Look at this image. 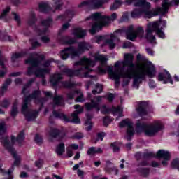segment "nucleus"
Returning a JSON list of instances; mask_svg holds the SVG:
<instances>
[{
	"mask_svg": "<svg viewBox=\"0 0 179 179\" xmlns=\"http://www.w3.org/2000/svg\"><path fill=\"white\" fill-rule=\"evenodd\" d=\"M95 62L99 61L101 62V66L98 68L99 73L101 75H106L108 73L111 79L115 80V86L118 87L120 86V79L121 78H127V79H132L133 78V86L139 89V85H141L142 81L146 79V75L148 78H155L156 75V68L153 64L148 66L146 71H135L136 64L134 63V55L132 53L124 54V61H117L115 63L114 71L113 67L108 66L107 69H104L107 66V61L108 59L103 55L96 54L94 56Z\"/></svg>",
	"mask_w": 179,
	"mask_h": 179,
	"instance_id": "nucleus-1",
	"label": "nucleus"
},
{
	"mask_svg": "<svg viewBox=\"0 0 179 179\" xmlns=\"http://www.w3.org/2000/svg\"><path fill=\"white\" fill-rule=\"evenodd\" d=\"M96 65V60H92L90 58L86 57L84 56L80 59L74 63V66H80L78 69H72L64 68L62 70V73H65L69 78H73V76H80L82 72L85 71H92L90 66L93 68Z\"/></svg>",
	"mask_w": 179,
	"mask_h": 179,
	"instance_id": "nucleus-2",
	"label": "nucleus"
},
{
	"mask_svg": "<svg viewBox=\"0 0 179 179\" xmlns=\"http://www.w3.org/2000/svg\"><path fill=\"white\" fill-rule=\"evenodd\" d=\"M0 142L3 144L5 149L8 150V152H9L10 155H12L13 159H15V161L11 168L9 169L8 171L4 169H2V165L0 164V171L3 175L8 174V178H7L6 179H13V176L12 175V173L15 171V166H20V158L17 157V154L16 153V151H15L13 145L10 144V141H9V136H6L0 137Z\"/></svg>",
	"mask_w": 179,
	"mask_h": 179,
	"instance_id": "nucleus-3",
	"label": "nucleus"
},
{
	"mask_svg": "<svg viewBox=\"0 0 179 179\" xmlns=\"http://www.w3.org/2000/svg\"><path fill=\"white\" fill-rule=\"evenodd\" d=\"M164 128V127L160 122H157L155 124H148L144 122L138 120L136 123L137 134H141V132H143L145 136H149L150 138L155 136L157 132L163 131Z\"/></svg>",
	"mask_w": 179,
	"mask_h": 179,
	"instance_id": "nucleus-4",
	"label": "nucleus"
},
{
	"mask_svg": "<svg viewBox=\"0 0 179 179\" xmlns=\"http://www.w3.org/2000/svg\"><path fill=\"white\" fill-rule=\"evenodd\" d=\"M29 58L24 61V63L31 66L28 67L27 69V75L31 76V75H35L37 77L44 76V73H50V69H41L38 68L40 66V60L37 58L33 57V53H29Z\"/></svg>",
	"mask_w": 179,
	"mask_h": 179,
	"instance_id": "nucleus-5",
	"label": "nucleus"
},
{
	"mask_svg": "<svg viewBox=\"0 0 179 179\" xmlns=\"http://www.w3.org/2000/svg\"><path fill=\"white\" fill-rule=\"evenodd\" d=\"M75 111L71 114L72 120L69 118V117L66 116V115L64 113H58L57 110H53L52 114L55 118H59L66 124L68 122H71L73 124H80V119L79 118V114H82L83 113V108L80 106L79 104H76L74 106Z\"/></svg>",
	"mask_w": 179,
	"mask_h": 179,
	"instance_id": "nucleus-6",
	"label": "nucleus"
},
{
	"mask_svg": "<svg viewBox=\"0 0 179 179\" xmlns=\"http://www.w3.org/2000/svg\"><path fill=\"white\" fill-rule=\"evenodd\" d=\"M145 34V30L142 27H138L136 29H134V26L131 25L126 31V38L134 41L136 40L138 37L142 38Z\"/></svg>",
	"mask_w": 179,
	"mask_h": 179,
	"instance_id": "nucleus-7",
	"label": "nucleus"
},
{
	"mask_svg": "<svg viewBox=\"0 0 179 179\" xmlns=\"http://www.w3.org/2000/svg\"><path fill=\"white\" fill-rule=\"evenodd\" d=\"M120 128H125L127 127V141H131L132 136L135 135V130L134 129V123L129 121V119H124L122 120L119 123Z\"/></svg>",
	"mask_w": 179,
	"mask_h": 179,
	"instance_id": "nucleus-8",
	"label": "nucleus"
},
{
	"mask_svg": "<svg viewBox=\"0 0 179 179\" xmlns=\"http://www.w3.org/2000/svg\"><path fill=\"white\" fill-rule=\"evenodd\" d=\"M108 0H89L84 1L78 5V8H83V6H92L94 9H99L101 8L104 3H107Z\"/></svg>",
	"mask_w": 179,
	"mask_h": 179,
	"instance_id": "nucleus-9",
	"label": "nucleus"
},
{
	"mask_svg": "<svg viewBox=\"0 0 179 179\" xmlns=\"http://www.w3.org/2000/svg\"><path fill=\"white\" fill-rule=\"evenodd\" d=\"M53 20L51 18V17H48L47 19H45L41 22V24L45 27V29L41 30L38 29L37 25L34 26V31H36L39 36H43V34H45L47 33V29L48 27H51V24H52Z\"/></svg>",
	"mask_w": 179,
	"mask_h": 179,
	"instance_id": "nucleus-10",
	"label": "nucleus"
},
{
	"mask_svg": "<svg viewBox=\"0 0 179 179\" xmlns=\"http://www.w3.org/2000/svg\"><path fill=\"white\" fill-rule=\"evenodd\" d=\"M157 79L159 82H163L164 85H167V83H171L173 85V78H171V74L167 70L164 69V72H160L158 73Z\"/></svg>",
	"mask_w": 179,
	"mask_h": 179,
	"instance_id": "nucleus-11",
	"label": "nucleus"
},
{
	"mask_svg": "<svg viewBox=\"0 0 179 179\" xmlns=\"http://www.w3.org/2000/svg\"><path fill=\"white\" fill-rule=\"evenodd\" d=\"M92 48V45L87 42H80L78 43V49L75 48L73 46L74 52L73 53V55L76 57H80L81 54H83L85 51H89Z\"/></svg>",
	"mask_w": 179,
	"mask_h": 179,
	"instance_id": "nucleus-12",
	"label": "nucleus"
},
{
	"mask_svg": "<svg viewBox=\"0 0 179 179\" xmlns=\"http://www.w3.org/2000/svg\"><path fill=\"white\" fill-rule=\"evenodd\" d=\"M143 13H144L145 17H147V19H152V17H155L159 15H164L167 14V13H165L164 10L162 8H158L153 11L149 10L148 8H144L143 9Z\"/></svg>",
	"mask_w": 179,
	"mask_h": 179,
	"instance_id": "nucleus-13",
	"label": "nucleus"
},
{
	"mask_svg": "<svg viewBox=\"0 0 179 179\" xmlns=\"http://www.w3.org/2000/svg\"><path fill=\"white\" fill-rule=\"evenodd\" d=\"M73 52H75L73 46H69L61 50L60 57L64 61L68 59L69 57L73 59V58H76V55H73Z\"/></svg>",
	"mask_w": 179,
	"mask_h": 179,
	"instance_id": "nucleus-14",
	"label": "nucleus"
},
{
	"mask_svg": "<svg viewBox=\"0 0 179 179\" xmlns=\"http://www.w3.org/2000/svg\"><path fill=\"white\" fill-rule=\"evenodd\" d=\"M148 107H149L148 102L142 101L138 103L136 111L140 117H145V115H148Z\"/></svg>",
	"mask_w": 179,
	"mask_h": 179,
	"instance_id": "nucleus-15",
	"label": "nucleus"
},
{
	"mask_svg": "<svg viewBox=\"0 0 179 179\" xmlns=\"http://www.w3.org/2000/svg\"><path fill=\"white\" fill-rule=\"evenodd\" d=\"M156 157L157 159H164L162 162V164L166 167V166H167V161L170 160V152L164 150H159L157 152Z\"/></svg>",
	"mask_w": 179,
	"mask_h": 179,
	"instance_id": "nucleus-16",
	"label": "nucleus"
},
{
	"mask_svg": "<svg viewBox=\"0 0 179 179\" xmlns=\"http://www.w3.org/2000/svg\"><path fill=\"white\" fill-rule=\"evenodd\" d=\"M21 113L25 117V120H27L28 122L34 121V120H36L38 115V111L35 110L34 112H31L29 110V108L25 110L21 109Z\"/></svg>",
	"mask_w": 179,
	"mask_h": 179,
	"instance_id": "nucleus-17",
	"label": "nucleus"
},
{
	"mask_svg": "<svg viewBox=\"0 0 179 179\" xmlns=\"http://www.w3.org/2000/svg\"><path fill=\"white\" fill-rule=\"evenodd\" d=\"M152 25V22L148 23L147 25L145 38L148 40V41H150V43H155L156 41V37L152 34V33L155 31V29Z\"/></svg>",
	"mask_w": 179,
	"mask_h": 179,
	"instance_id": "nucleus-18",
	"label": "nucleus"
},
{
	"mask_svg": "<svg viewBox=\"0 0 179 179\" xmlns=\"http://www.w3.org/2000/svg\"><path fill=\"white\" fill-rule=\"evenodd\" d=\"M59 44L62 45H73V44H76V39L72 38H69V36H63L58 38Z\"/></svg>",
	"mask_w": 179,
	"mask_h": 179,
	"instance_id": "nucleus-19",
	"label": "nucleus"
},
{
	"mask_svg": "<svg viewBox=\"0 0 179 179\" xmlns=\"http://www.w3.org/2000/svg\"><path fill=\"white\" fill-rule=\"evenodd\" d=\"M152 29H154V31H155L157 36L159 37V38H166V34L163 31V30L160 29V24L162 22H152Z\"/></svg>",
	"mask_w": 179,
	"mask_h": 179,
	"instance_id": "nucleus-20",
	"label": "nucleus"
},
{
	"mask_svg": "<svg viewBox=\"0 0 179 179\" xmlns=\"http://www.w3.org/2000/svg\"><path fill=\"white\" fill-rule=\"evenodd\" d=\"M107 21H102L94 23L92 28L90 29V33L91 34H96L99 30H101L103 29V26H107Z\"/></svg>",
	"mask_w": 179,
	"mask_h": 179,
	"instance_id": "nucleus-21",
	"label": "nucleus"
},
{
	"mask_svg": "<svg viewBox=\"0 0 179 179\" xmlns=\"http://www.w3.org/2000/svg\"><path fill=\"white\" fill-rule=\"evenodd\" d=\"M75 16V10H66L65 13L62 15H58L57 19H61V20H66L69 18V22H71V19Z\"/></svg>",
	"mask_w": 179,
	"mask_h": 179,
	"instance_id": "nucleus-22",
	"label": "nucleus"
},
{
	"mask_svg": "<svg viewBox=\"0 0 179 179\" xmlns=\"http://www.w3.org/2000/svg\"><path fill=\"white\" fill-rule=\"evenodd\" d=\"M62 79L63 78L61 73L53 74L50 78V85L53 87H57L58 83H59L60 80H62Z\"/></svg>",
	"mask_w": 179,
	"mask_h": 179,
	"instance_id": "nucleus-23",
	"label": "nucleus"
},
{
	"mask_svg": "<svg viewBox=\"0 0 179 179\" xmlns=\"http://www.w3.org/2000/svg\"><path fill=\"white\" fill-rule=\"evenodd\" d=\"M73 34L76 38H85V37H86L87 31L86 29L77 27L73 29Z\"/></svg>",
	"mask_w": 179,
	"mask_h": 179,
	"instance_id": "nucleus-24",
	"label": "nucleus"
},
{
	"mask_svg": "<svg viewBox=\"0 0 179 179\" xmlns=\"http://www.w3.org/2000/svg\"><path fill=\"white\" fill-rule=\"evenodd\" d=\"M85 108L87 111H92L93 108H95L97 111H100V104L94 99H91V103H85Z\"/></svg>",
	"mask_w": 179,
	"mask_h": 179,
	"instance_id": "nucleus-25",
	"label": "nucleus"
},
{
	"mask_svg": "<svg viewBox=\"0 0 179 179\" xmlns=\"http://www.w3.org/2000/svg\"><path fill=\"white\" fill-rule=\"evenodd\" d=\"M134 6L136 8H143V9H150V3L146 1V0H136Z\"/></svg>",
	"mask_w": 179,
	"mask_h": 179,
	"instance_id": "nucleus-26",
	"label": "nucleus"
},
{
	"mask_svg": "<svg viewBox=\"0 0 179 179\" xmlns=\"http://www.w3.org/2000/svg\"><path fill=\"white\" fill-rule=\"evenodd\" d=\"M27 55H29V52L27 51L13 53L11 56V62L15 64L17 59H19V58H23V57H27Z\"/></svg>",
	"mask_w": 179,
	"mask_h": 179,
	"instance_id": "nucleus-27",
	"label": "nucleus"
},
{
	"mask_svg": "<svg viewBox=\"0 0 179 179\" xmlns=\"http://www.w3.org/2000/svg\"><path fill=\"white\" fill-rule=\"evenodd\" d=\"M12 85V78H6L2 87L0 88V96H3L5 92L8 90V87Z\"/></svg>",
	"mask_w": 179,
	"mask_h": 179,
	"instance_id": "nucleus-28",
	"label": "nucleus"
},
{
	"mask_svg": "<svg viewBox=\"0 0 179 179\" xmlns=\"http://www.w3.org/2000/svg\"><path fill=\"white\" fill-rule=\"evenodd\" d=\"M39 12L42 13H50L52 10V8L48 3H41L38 5Z\"/></svg>",
	"mask_w": 179,
	"mask_h": 179,
	"instance_id": "nucleus-29",
	"label": "nucleus"
},
{
	"mask_svg": "<svg viewBox=\"0 0 179 179\" xmlns=\"http://www.w3.org/2000/svg\"><path fill=\"white\" fill-rule=\"evenodd\" d=\"M17 106H19V102H17V100H15L13 103L11 110L10 112V115L12 117V118L17 117V114H19V108H17Z\"/></svg>",
	"mask_w": 179,
	"mask_h": 179,
	"instance_id": "nucleus-30",
	"label": "nucleus"
},
{
	"mask_svg": "<svg viewBox=\"0 0 179 179\" xmlns=\"http://www.w3.org/2000/svg\"><path fill=\"white\" fill-rule=\"evenodd\" d=\"M103 153V150L101 148L90 147L87 151L88 156H94V155Z\"/></svg>",
	"mask_w": 179,
	"mask_h": 179,
	"instance_id": "nucleus-31",
	"label": "nucleus"
},
{
	"mask_svg": "<svg viewBox=\"0 0 179 179\" xmlns=\"http://www.w3.org/2000/svg\"><path fill=\"white\" fill-rule=\"evenodd\" d=\"M86 117H87V120L85 122V125H88V126L85 127V131L89 132V131H92V129H93V122H92L93 115L90 114H87Z\"/></svg>",
	"mask_w": 179,
	"mask_h": 179,
	"instance_id": "nucleus-32",
	"label": "nucleus"
},
{
	"mask_svg": "<svg viewBox=\"0 0 179 179\" xmlns=\"http://www.w3.org/2000/svg\"><path fill=\"white\" fill-rule=\"evenodd\" d=\"M31 100L34 99L31 94L24 96L23 99V104L21 108V109H22V111H24L25 110H27V108H29V103H31Z\"/></svg>",
	"mask_w": 179,
	"mask_h": 179,
	"instance_id": "nucleus-33",
	"label": "nucleus"
},
{
	"mask_svg": "<svg viewBox=\"0 0 179 179\" xmlns=\"http://www.w3.org/2000/svg\"><path fill=\"white\" fill-rule=\"evenodd\" d=\"M34 82H36V78H30L29 80H28L27 83L23 86L22 94H24V96H26V94L29 93V91L27 92L26 90H27V89H29V87L31 86Z\"/></svg>",
	"mask_w": 179,
	"mask_h": 179,
	"instance_id": "nucleus-34",
	"label": "nucleus"
},
{
	"mask_svg": "<svg viewBox=\"0 0 179 179\" xmlns=\"http://www.w3.org/2000/svg\"><path fill=\"white\" fill-rule=\"evenodd\" d=\"M91 17L95 22H106V15H101L100 13H95L91 15Z\"/></svg>",
	"mask_w": 179,
	"mask_h": 179,
	"instance_id": "nucleus-35",
	"label": "nucleus"
},
{
	"mask_svg": "<svg viewBox=\"0 0 179 179\" xmlns=\"http://www.w3.org/2000/svg\"><path fill=\"white\" fill-rule=\"evenodd\" d=\"M29 16L30 17L27 20V24L31 27V26H34V24L37 23V17H36V13H34V11H31Z\"/></svg>",
	"mask_w": 179,
	"mask_h": 179,
	"instance_id": "nucleus-36",
	"label": "nucleus"
},
{
	"mask_svg": "<svg viewBox=\"0 0 179 179\" xmlns=\"http://www.w3.org/2000/svg\"><path fill=\"white\" fill-rule=\"evenodd\" d=\"M155 2H159V0H155ZM173 5V2H169V0H163L162 6L164 12L165 13H169V9H170V6Z\"/></svg>",
	"mask_w": 179,
	"mask_h": 179,
	"instance_id": "nucleus-37",
	"label": "nucleus"
},
{
	"mask_svg": "<svg viewBox=\"0 0 179 179\" xmlns=\"http://www.w3.org/2000/svg\"><path fill=\"white\" fill-rule=\"evenodd\" d=\"M136 171L141 177H148L150 173V169L149 168H137Z\"/></svg>",
	"mask_w": 179,
	"mask_h": 179,
	"instance_id": "nucleus-38",
	"label": "nucleus"
},
{
	"mask_svg": "<svg viewBox=\"0 0 179 179\" xmlns=\"http://www.w3.org/2000/svg\"><path fill=\"white\" fill-rule=\"evenodd\" d=\"M143 15V9L135 8L131 13L132 19H138Z\"/></svg>",
	"mask_w": 179,
	"mask_h": 179,
	"instance_id": "nucleus-39",
	"label": "nucleus"
},
{
	"mask_svg": "<svg viewBox=\"0 0 179 179\" xmlns=\"http://www.w3.org/2000/svg\"><path fill=\"white\" fill-rule=\"evenodd\" d=\"M64 101V96L62 95H56L53 97V104L55 107L58 106H62V101Z\"/></svg>",
	"mask_w": 179,
	"mask_h": 179,
	"instance_id": "nucleus-40",
	"label": "nucleus"
},
{
	"mask_svg": "<svg viewBox=\"0 0 179 179\" xmlns=\"http://www.w3.org/2000/svg\"><path fill=\"white\" fill-rule=\"evenodd\" d=\"M64 152H65V144L64 143H60L59 145H57L56 148V153L59 156H62Z\"/></svg>",
	"mask_w": 179,
	"mask_h": 179,
	"instance_id": "nucleus-41",
	"label": "nucleus"
},
{
	"mask_svg": "<svg viewBox=\"0 0 179 179\" xmlns=\"http://www.w3.org/2000/svg\"><path fill=\"white\" fill-rule=\"evenodd\" d=\"M49 135L51 138H58L61 135V130L57 128H52L50 129Z\"/></svg>",
	"mask_w": 179,
	"mask_h": 179,
	"instance_id": "nucleus-42",
	"label": "nucleus"
},
{
	"mask_svg": "<svg viewBox=\"0 0 179 179\" xmlns=\"http://www.w3.org/2000/svg\"><path fill=\"white\" fill-rule=\"evenodd\" d=\"M124 110L121 106H118L117 107H115L114 106H112V114L113 115H115V114H118L119 117H121L122 115V112Z\"/></svg>",
	"mask_w": 179,
	"mask_h": 179,
	"instance_id": "nucleus-43",
	"label": "nucleus"
},
{
	"mask_svg": "<svg viewBox=\"0 0 179 179\" xmlns=\"http://www.w3.org/2000/svg\"><path fill=\"white\" fill-rule=\"evenodd\" d=\"M55 10H62L64 6V1L62 0H53Z\"/></svg>",
	"mask_w": 179,
	"mask_h": 179,
	"instance_id": "nucleus-44",
	"label": "nucleus"
},
{
	"mask_svg": "<svg viewBox=\"0 0 179 179\" xmlns=\"http://www.w3.org/2000/svg\"><path fill=\"white\" fill-rule=\"evenodd\" d=\"M80 94L79 90H71L70 92L66 94V97L69 100H73L75 96H78Z\"/></svg>",
	"mask_w": 179,
	"mask_h": 179,
	"instance_id": "nucleus-45",
	"label": "nucleus"
},
{
	"mask_svg": "<svg viewBox=\"0 0 179 179\" xmlns=\"http://www.w3.org/2000/svg\"><path fill=\"white\" fill-rule=\"evenodd\" d=\"M103 85L101 84H96L95 85V89L92 90V94L96 95V94H100V93H103Z\"/></svg>",
	"mask_w": 179,
	"mask_h": 179,
	"instance_id": "nucleus-46",
	"label": "nucleus"
},
{
	"mask_svg": "<svg viewBox=\"0 0 179 179\" xmlns=\"http://www.w3.org/2000/svg\"><path fill=\"white\" fill-rule=\"evenodd\" d=\"M23 141H24V131H21L16 137V142H17L19 145H22Z\"/></svg>",
	"mask_w": 179,
	"mask_h": 179,
	"instance_id": "nucleus-47",
	"label": "nucleus"
},
{
	"mask_svg": "<svg viewBox=\"0 0 179 179\" xmlns=\"http://www.w3.org/2000/svg\"><path fill=\"white\" fill-rule=\"evenodd\" d=\"M29 43H31V48L30 50H36L38 47H41V43H38V41H34V39L31 38L29 39Z\"/></svg>",
	"mask_w": 179,
	"mask_h": 179,
	"instance_id": "nucleus-48",
	"label": "nucleus"
},
{
	"mask_svg": "<svg viewBox=\"0 0 179 179\" xmlns=\"http://www.w3.org/2000/svg\"><path fill=\"white\" fill-rule=\"evenodd\" d=\"M9 106H10V100L6 98L0 101V107L3 108H9Z\"/></svg>",
	"mask_w": 179,
	"mask_h": 179,
	"instance_id": "nucleus-49",
	"label": "nucleus"
},
{
	"mask_svg": "<svg viewBox=\"0 0 179 179\" xmlns=\"http://www.w3.org/2000/svg\"><path fill=\"white\" fill-rule=\"evenodd\" d=\"M6 131H8V128L6 127L5 122H0V136H2V135H5Z\"/></svg>",
	"mask_w": 179,
	"mask_h": 179,
	"instance_id": "nucleus-50",
	"label": "nucleus"
},
{
	"mask_svg": "<svg viewBox=\"0 0 179 179\" xmlns=\"http://www.w3.org/2000/svg\"><path fill=\"white\" fill-rule=\"evenodd\" d=\"M62 85L63 87H65L66 89H72V87H75V83L71 82V81H63L62 83Z\"/></svg>",
	"mask_w": 179,
	"mask_h": 179,
	"instance_id": "nucleus-51",
	"label": "nucleus"
},
{
	"mask_svg": "<svg viewBox=\"0 0 179 179\" xmlns=\"http://www.w3.org/2000/svg\"><path fill=\"white\" fill-rule=\"evenodd\" d=\"M117 17V13H113L110 16H105V20L108 23V22H114Z\"/></svg>",
	"mask_w": 179,
	"mask_h": 179,
	"instance_id": "nucleus-52",
	"label": "nucleus"
},
{
	"mask_svg": "<svg viewBox=\"0 0 179 179\" xmlns=\"http://www.w3.org/2000/svg\"><path fill=\"white\" fill-rule=\"evenodd\" d=\"M30 94L31 97H32L34 100H37V99H38V97H40V95L41 94V91L38 90H35Z\"/></svg>",
	"mask_w": 179,
	"mask_h": 179,
	"instance_id": "nucleus-53",
	"label": "nucleus"
},
{
	"mask_svg": "<svg viewBox=\"0 0 179 179\" xmlns=\"http://www.w3.org/2000/svg\"><path fill=\"white\" fill-rule=\"evenodd\" d=\"M110 148H112L113 153H118L120 150V147H118V143L117 142L111 143Z\"/></svg>",
	"mask_w": 179,
	"mask_h": 179,
	"instance_id": "nucleus-54",
	"label": "nucleus"
},
{
	"mask_svg": "<svg viewBox=\"0 0 179 179\" xmlns=\"http://www.w3.org/2000/svg\"><path fill=\"white\" fill-rule=\"evenodd\" d=\"M105 43L109 45V48L110 50H114V48H115V43H114V40L113 38L106 39Z\"/></svg>",
	"mask_w": 179,
	"mask_h": 179,
	"instance_id": "nucleus-55",
	"label": "nucleus"
},
{
	"mask_svg": "<svg viewBox=\"0 0 179 179\" xmlns=\"http://www.w3.org/2000/svg\"><path fill=\"white\" fill-rule=\"evenodd\" d=\"M114 173L115 176H118V173H120V170L117 169V166H113L111 169L108 168V172L109 174L110 173Z\"/></svg>",
	"mask_w": 179,
	"mask_h": 179,
	"instance_id": "nucleus-56",
	"label": "nucleus"
},
{
	"mask_svg": "<svg viewBox=\"0 0 179 179\" xmlns=\"http://www.w3.org/2000/svg\"><path fill=\"white\" fill-rule=\"evenodd\" d=\"M9 12H10V7H7L6 9L3 10V12L0 15V19H3V17H6Z\"/></svg>",
	"mask_w": 179,
	"mask_h": 179,
	"instance_id": "nucleus-57",
	"label": "nucleus"
},
{
	"mask_svg": "<svg viewBox=\"0 0 179 179\" xmlns=\"http://www.w3.org/2000/svg\"><path fill=\"white\" fill-rule=\"evenodd\" d=\"M152 157H156V155H155V153H153L152 152H144L143 154V159H150Z\"/></svg>",
	"mask_w": 179,
	"mask_h": 179,
	"instance_id": "nucleus-58",
	"label": "nucleus"
},
{
	"mask_svg": "<svg viewBox=\"0 0 179 179\" xmlns=\"http://www.w3.org/2000/svg\"><path fill=\"white\" fill-rule=\"evenodd\" d=\"M172 169H176L179 171V160L178 159H173L171 164Z\"/></svg>",
	"mask_w": 179,
	"mask_h": 179,
	"instance_id": "nucleus-59",
	"label": "nucleus"
},
{
	"mask_svg": "<svg viewBox=\"0 0 179 179\" xmlns=\"http://www.w3.org/2000/svg\"><path fill=\"white\" fill-rule=\"evenodd\" d=\"M106 99H107L108 101H109V103H113V101L115 99V95H114V94H113V93L108 92L106 94Z\"/></svg>",
	"mask_w": 179,
	"mask_h": 179,
	"instance_id": "nucleus-60",
	"label": "nucleus"
},
{
	"mask_svg": "<svg viewBox=\"0 0 179 179\" xmlns=\"http://www.w3.org/2000/svg\"><path fill=\"white\" fill-rule=\"evenodd\" d=\"M111 117L110 116H106L103 117V125L104 127H107L108 125H110L111 124Z\"/></svg>",
	"mask_w": 179,
	"mask_h": 179,
	"instance_id": "nucleus-61",
	"label": "nucleus"
},
{
	"mask_svg": "<svg viewBox=\"0 0 179 179\" xmlns=\"http://www.w3.org/2000/svg\"><path fill=\"white\" fill-rule=\"evenodd\" d=\"M11 13L14 16V20H15V22H17V25L20 26V24H22V22L20 21V17H19V15H17L15 12H12Z\"/></svg>",
	"mask_w": 179,
	"mask_h": 179,
	"instance_id": "nucleus-62",
	"label": "nucleus"
},
{
	"mask_svg": "<svg viewBox=\"0 0 179 179\" xmlns=\"http://www.w3.org/2000/svg\"><path fill=\"white\" fill-rule=\"evenodd\" d=\"M43 164H44V161H43L41 159H39L35 162V166L38 169H43Z\"/></svg>",
	"mask_w": 179,
	"mask_h": 179,
	"instance_id": "nucleus-63",
	"label": "nucleus"
},
{
	"mask_svg": "<svg viewBox=\"0 0 179 179\" xmlns=\"http://www.w3.org/2000/svg\"><path fill=\"white\" fill-rule=\"evenodd\" d=\"M34 141L36 143H38V144H41L43 143V138L40 136V135L38 134L35 135Z\"/></svg>",
	"mask_w": 179,
	"mask_h": 179,
	"instance_id": "nucleus-64",
	"label": "nucleus"
}]
</instances>
